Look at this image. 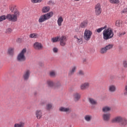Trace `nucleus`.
Wrapping results in <instances>:
<instances>
[{
    "label": "nucleus",
    "mask_w": 127,
    "mask_h": 127,
    "mask_svg": "<svg viewBox=\"0 0 127 127\" xmlns=\"http://www.w3.org/2000/svg\"><path fill=\"white\" fill-rule=\"evenodd\" d=\"M103 39L108 40L114 37V32L111 28H108L103 31Z\"/></svg>",
    "instance_id": "f257e3e1"
},
{
    "label": "nucleus",
    "mask_w": 127,
    "mask_h": 127,
    "mask_svg": "<svg viewBox=\"0 0 127 127\" xmlns=\"http://www.w3.org/2000/svg\"><path fill=\"white\" fill-rule=\"evenodd\" d=\"M53 12L51 11L49 13H47L46 14H45L43 15L40 16L38 22L40 23H42V22H44V21H46V20H48V19H50L53 16Z\"/></svg>",
    "instance_id": "f03ea898"
},
{
    "label": "nucleus",
    "mask_w": 127,
    "mask_h": 127,
    "mask_svg": "<svg viewBox=\"0 0 127 127\" xmlns=\"http://www.w3.org/2000/svg\"><path fill=\"white\" fill-rule=\"evenodd\" d=\"M20 13L18 10H16L14 12V14H8L6 15L7 19L10 21H12L13 22H15L17 21V17L19 16Z\"/></svg>",
    "instance_id": "7ed1b4c3"
},
{
    "label": "nucleus",
    "mask_w": 127,
    "mask_h": 127,
    "mask_svg": "<svg viewBox=\"0 0 127 127\" xmlns=\"http://www.w3.org/2000/svg\"><path fill=\"white\" fill-rule=\"evenodd\" d=\"M26 53V49H23L21 52L17 55V61L18 62H24L26 60V58L24 54Z\"/></svg>",
    "instance_id": "20e7f679"
},
{
    "label": "nucleus",
    "mask_w": 127,
    "mask_h": 127,
    "mask_svg": "<svg viewBox=\"0 0 127 127\" xmlns=\"http://www.w3.org/2000/svg\"><path fill=\"white\" fill-rule=\"evenodd\" d=\"M92 34L93 32L92 31L89 29H85L83 36L84 39L86 41H89L91 39V36H92Z\"/></svg>",
    "instance_id": "39448f33"
},
{
    "label": "nucleus",
    "mask_w": 127,
    "mask_h": 127,
    "mask_svg": "<svg viewBox=\"0 0 127 127\" xmlns=\"http://www.w3.org/2000/svg\"><path fill=\"white\" fill-rule=\"evenodd\" d=\"M113 47H114V45L109 44L108 45H107L105 47L101 48L100 52L101 54H105L107 52H108V50H110L112 49Z\"/></svg>",
    "instance_id": "423d86ee"
},
{
    "label": "nucleus",
    "mask_w": 127,
    "mask_h": 127,
    "mask_svg": "<svg viewBox=\"0 0 127 127\" xmlns=\"http://www.w3.org/2000/svg\"><path fill=\"white\" fill-rule=\"evenodd\" d=\"M95 13L96 15H100L102 13V8L101 7V4L97 3L95 6Z\"/></svg>",
    "instance_id": "0eeeda50"
},
{
    "label": "nucleus",
    "mask_w": 127,
    "mask_h": 127,
    "mask_svg": "<svg viewBox=\"0 0 127 127\" xmlns=\"http://www.w3.org/2000/svg\"><path fill=\"white\" fill-rule=\"evenodd\" d=\"M31 73V71H30V70L29 69H27L24 72L23 74V79L24 81H27L28 79H29Z\"/></svg>",
    "instance_id": "6e6552de"
},
{
    "label": "nucleus",
    "mask_w": 127,
    "mask_h": 127,
    "mask_svg": "<svg viewBox=\"0 0 127 127\" xmlns=\"http://www.w3.org/2000/svg\"><path fill=\"white\" fill-rule=\"evenodd\" d=\"M102 120L103 122L108 123L111 120V114L110 113H105L102 115Z\"/></svg>",
    "instance_id": "1a4fd4ad"
},
{
    "label": "nucleus",
    "mask_w": 127,
    "mask_h": 127,
    "mask_svg": "<svg viewBox=\"0 0 127 127\" xmlns=\"http://www.w3.org/2000/svg\"><path fill=\"white\" fill-rule=\"evenodd\" d=\"M59 41H60L61 46H65L66 45V41H67L66 36H62V37H60Z\"/></svg>",
    "instance_id": "9d476101"
},
{
    "label": "nucleus",
    "mask_w": 127,
    "mask_h": 127,
    "mask_svg": "<svg viewBox=\"0 0 127 127\" xmlns=\"http://www.w3.org/2000/svg\"><path fill=\"white\" fill-rule=\"evenodd\" d=\"M33 46L35 49H36L37 50H40L42 49V48H43V46L42 45V44L38 42H36L34 43Z\"/></svg>",
    "instance_id": "9b49d317"
},
{
    "label": "nucleus",
    "mask_w": 127,
    "mask_h": 127,
    "mask_svg": "<svg viewBox=\"0 0 127 127\" xmlns=\"http://www.w3.org/2000/svg\"><path fill=\"white\" fill-rule=\"evenodd\" d=\"M89 87L90 83L86 82L81 84L80 86V88L81 90H82V91H84V90H87L89 89Z\"/></svg>",
    "instance_id": "f8f14e48"
},
{
    "label": "nucleus",
    "mask_w": 127,
    "mask_h": 127,
    "mask_svg": "<svg viewBox=\"0 0 127 127\" xmlns=\"http://www.w3.org/2000/svg\"><path fill=\"white\" fill-rule=\"evenodd\" d=\"M76 70H77V66H72L68 71V76H71L72 75H74V74H75V71H76Z\"/></svg>",
    "instance_id": "ddd939ff"
},
{
    "label": "nucleus",
    "mask_w": 127,
    "mask_h": 127,
    "mask_svg": "<svg viewBox=\"0 0 127 127\" xmlns=\"http://www.w3.org/2000/svg\"><path fill=\"white\" fill-rule=\"evenodd\" d=\"M88 102L91 106H97L98 105V101L93 98H89Z\"/></svg>",
    "instance_id": "4468645a"
},
{
    "label": "nucleus",
    "mask_w": 127,
    "mask_h": 127,
    "mask_svg": "<svg viewBox=\"0 0 127 127\" xmlns=\"http://www.w3.org/2000/svg\"><path fill=\"white\" fill-rule=\"evenodd\" d=\"M59 111L60 112H64L67 114H70V113H71V109H70L69 108L61 107L59 109Z\"/></svg>",
    "instance_id": "2eb2a0df"
},
{
    "label": "nucleus",
    "mask_w": 127,
    "mask_h": 127,
    "mask_svg": "<svg viewBox=\"0 0 127 127\" xmlns=\"http://www.w3.org/2000/svg\"><path fill=\"white\" fill-rule=\"evenodd\" d=\"M119 125L121 127H126V125H127V119H126L125 118H121V120L120 121V123L119 124Z\"/></svg>",
    "instance_id": "dca6fc26"
},
{
    "label": "nucleus",
    "mask_w": 127,
    "mask_h": 127,
    "mask_svg": "<svg viewBox=\"0 0 127 127\" xmlns=\"http://www.w3.org/2000/svg\"><path fill=\"white\" fill-rule=\"evenodd\" d=\"M122 118L121 117H117L113 119H112L111 122L113 124H115L116 123H118L119 124H120L121 123Z\"/></svg>",
    "instance_id": "f3484780"
},
{
    "label": "nucleus",
    "mask_w": 127,
    "mask_h": 127,
    "mask_svg": "<svg viewBox=\"0 0 127 127\" xmlns=\"http://www.w3.org/2000/svg\"><path fill=\"white\" fill-rule=\"evenodd\" d=\"M80 98H81L80 94L76 93L73 94V100L75 102H78L80 100Z\"/></svg>",
    "instance_id": "a211bd4d"
},
{
    "label": "nucleus",
    "mask_w": 127,
    "mask_h": 127,
    "mask_svg": "<svg viewBox=\"0 0 127 127\" xmlns=\"http://www.w3.org/2000/svg\"><path fill=\"white\" fill-rule=\"evenodd\" d=\"M109 92H111V93H114L116 92V91H117V87H116V85H110L109 88Z\"/></svg>",
    "instance_id": "6ab92c4d"
},
{
    "label": "nucleus",
    "mask_w": 127,
    "mask_h": 127,
    "mask_svg": "<svg viewBox=\"0 0 127 127\" xmlns=\"http://www.w3.org/2000/svg\"><path fill=\"white\" fill-rule=\"evenodd\" d=\"M36 116L38 120H40V118L42 117V112L41 110H37L36 111Z\"/></svg>",
    "instance_id": "aec40b11"
},
{
    "label": "nucleus",
    "mask_w": 127,
    "mask_h": 127,
    "mask_svg": "<svg viewBox=\"0 0 127 127\" xmlns=\"http://www.w3.org/2000/svg\"><path fill=\"white\" fill-rule=\"evenodd\" d=\"M87 25H88V21L87 20L83 21L80 24V26L81 28H85V27H87Z\"/></svg>",
    "instance_id": "412c9836"
},
{
    "label": "nucleus",
    "mask_w": 127,
    "mask_h": 127,
    "mask_svg": "<svg viewBox=\"0 0 127 127\" xmlns=\"http://www.w3.org/2000/svg\"><path fill=\"white\" fill-rule=\"evenodd\" d=\"M62 86L61 82L60 81H57L54 83V89H59Z\"/></svg>",
    "instance_id": "4be33fe9"
},
{
    "label": "nucleus",
    "mask_w": 127,
    "mask_h": 127,
    "mask_svg": "<svg viewBox=\"0 0 127 127\" xmlns=\"http://www.w3.org/2000/svg\"><path fill=\"white\" fill-rule=\"evenodd\" d=\"M50 10V6H45L43 7L42 11L43 13H46V12H48Z\"/></svg>",
    "instance_id": "5701e85b"
},
{
    "label": "nucleus",
    "mask_w": 127,
    "mask_h": 127,
    "mask_svg": "<svg viewBox=\"0 0 127 127\" xmlns=\"http://www.w3.org/2000/svg\"><path fill=\"white\" fill-rule=\"evenodd\" d=\"M25 124L24 122H21L19 123L15 124L14 127H24Z\"/></svg>",
    "instance_id": "b1692460"
},
{
    "label": "nucleus",
    "mask_w": 127,
    "mask_h": 127,
    "mask_svg": "<svg viewBox=\"0 0 127 127\" xmlns=\"http://www.w3.org/2000/svg\"><path fill=\"white\" fill-rule=\"evenodd\" d=\"M13 51H14V48H9L8 49L7 53L10 56H13Z\"/></svg>",
    "instance_id": "393cba45"
},
{
    "label": "nucleus",
    "mask_w": 127,
    "mask_h": 127,
    "mask_svg": "<svg viewBox=\"0 0 127 127\" xmlns=\"http://www.w3.org/2000/svg\"><path fill=\"white\" fill-rule=\"evenodd\" d=\"M63 18L62 17V16H60L57 21L58 22V24L59 25V26H61L62 25V22H63Z\"/></svg>",
    "instance_id": "a878e982"
},
{
    "label": "nucleus",
    "mask_w": 127,
    "mask_h": 127,
    "mask_svg": "<svg viewBox=\"0 0 127 127\" xmlns=\"http://www.w3.org/2000/svg\"><path fill=\"white\" fill-rule=\"evenodd\" d=\"M48 86L50 87L51 88H53L54 89V82L52 80H48L47 81Z\"/></svg>",
    "instance_id": "bb28decb"
},
{
    "label": "nucleus",
    "mask_w": 127,
    "mask_h": 127,
    "mask_svg": "<svg viewBox=\"0 0 127 127\" xmlns=\"http://www.w3.org/2000/svg\"><path fill=\"white\" fill-rule=\"evenodd\" d=\"M84 120L86 122H91V120H92V116L91 115H85L84 116Z\"/></svg>",
    "instance_id": "cd10ccee"
},
{
    "label": "nucleus",
    "mask_w": 127,
    "mask_h": 127,
    "mask_svg": "<svg viewBox=\"0 0 127 127\" xmlns=\"http://www.w3.org/2000/svg\"><path fill=\"white\" fill-rule=\"evenodd\" d=\"M111 111V108L109 107H104L102 108V112L103 113H107Z\"/></svg>",
    "instance_id": "c85d7f7f"
},
{
    "label": "nucleus",
    "mask_w": 127,
    "mask_h": 127,
    "mask_svg": "<svg viewBox=\"0 0 127 127\" xmlns=\"http://www.w3.org/2000/svg\"><path fill=\"white\" fill-rule=\"evenodd\" d=\"M38 36H39V35L37 33H32L29 35L30 38H37Z\"/></svg>",
    "instance_id": "c756f323"
},
{
    "label": "nucleus",
    "mask_w": 127,
    "mask_h": 127,
    "mask_svg": "<svg viewBox=\"0 0 127 127\" xmlns=\"http://www.w3.org/2000/svg\"><path fill=\"white\" fill-rule=\"evenodd\" d=\"M106 28H107V26H105L104 27L98 28L96 30H95V31H96V32H98V33H100L102 32V30H104V29H106Z\"/></svg>",
    "instance_id": "7c9ffc66"
},
{
    "label": "nucleus",
    "mask_w": 127,
    "mask_h": 127,
    "mask_svg": "<svg viewBox=\"0 0 127 127\" xmlns=\"http://www.w3.org/2000/svg\"><path fill=\"white\" fill-rule=\"evenodd\" d=\"M52 107H53V104H52V103H48L46 105L47 110H48V111H50V110L52 109Z\"/></svg>",
    "instance_id": "2f4dec72"
},
{
    "label": "nucleus",
    "mask_w": 127,
    "mask_h": 127,
    "mask_svg": "<svg viewBox=\"0 0 127 127\" xmlns=\"http://www.w3.org/2000/svg\"><path fill=\"white\" fill-rule=\"evenodd\" d=\"M77 74L78 75V76H84V75H85V72L82 70H79Z\"/></svg>",
    "instance_id": "473e14b6"
},
{
    "label": "nucleus",
    "mask_w": 127,
    "mask_h": 127,
    "mask_svg": "<svg viewBox=\"0 0 127 127\" xmlns=\"http://www.w3.org/2000/svg\"><path fill=\"white\" fill-rule=\"evenodd\" d=\"M60 37H57L55 38H52V41L54 43L57 42V41H59Z\"/></svg>",
    "instance_id": "72a5a7b5"
},
{
    "label": "nucleus",
    "mask_w": 127,
    "mask_h": 127,
    "mask_svg": "<svg viewBox=\"0 0 127 127\" xmlns=\"http://www.w3.org/2000/svg\"><path fill=\"white\" fill-rule=\"evenodd\" d=\"M6 18H7L6 17V16H5V15H3L2 16H0V22L1 21H2L3 20H5V19H6Z\"/></svg>",
    "instance_id": "f704fd0d"
},
{
    "label": "nucleus",
    "mask_w": 127,
    "mask_h": 127,
    "mask_svg": "<svg viewBox=\"0 0 127 127\" xmlns=\"http://www.w3.org/2000/svg\"><path fill=\"white\" fill-rule=\"evenodd\" d=\"M110 2L111 3H119V0H109Z\"/></svg>",
    "instance_id": "c9c22d12"
},
{
    "label": "nucleus",
    "mask_w": 127,
    "mask_h": 127,
    "mask_svg": "<svg viewBox=\"0 0 127 127\" xmlns=\"http://www.w3.org/2000/svg\"><path fill=\"white\" fill-rule=\"evenodd\" d=\"M123 67L124 68H127V61L125 60L123 61Z\"/></svg>",
    "instance_id": "e433bc0d"
},
{
    "label": "nucleus",
    "mask_w": 127,
    "mask_h": 127,
    "mask_svg": "<svg viewBox=\"0 0 127 127\" xmlns=\"http://www.w3.org/2000/svg\"><path fill=\"white\" fill-rule=\"evenodd\" d=\"M12 32V29H11L10 28L7 29L6 30V33L9 34V33H11Z\"/></svg>",
    "instance_id": "4c0bfd02"
},
{
    "label": "nucleus",
    "mask_w": 127,
    "mask_h": 127,
    "mask_svg": "<svg viewBox=\"0 0 127 127\" xmlns=\"http://www.w3.org/2000/svg\"><path fill=\"white\" fill-rule=\"evenodd\" d=\"M56 74L55 72L54 71H51L50 72V77H55Z\"/></svg>",
    "instance_id": "58836bf2"
},
{
    "label": "nucleus",
    "mask_w": 127,
    "mask_h": 127,
    "mask_svg": "<svg viewBox=\"0 0 127 127\" xmlns=\"http://www.w3.org/2000/svg\"><path fill=\"white\" fill-rule=\"evenodd\" d=\"M42 1V0H31L32 2H33V3H35L36 2H41Z\"/></svg>",
    "instance_id": "ea45409f"
},
{
    "label": "nucleus",
    "mask_w": 127,
    "mask_h": 127,
    "mask_svg": "<svg viewBox=\"0 0 127 127\" xmlns=\"http://www.w3.org/2000/svg\"><path fill=\"white\" fill-rule=\"evenodd\" d=\"M77 43L78 44H82V43H83V41H82V39H79V38H77Z\"/></svg>",
    "instance_id": "a19ab883"
},
{
    "label": "nucleus",
    "mask_w": 127,
    "mask_h": 127,
    "mask_svg": "<svg viewBox=\"0 0 127 127\" xmlns=\"http://www.w3.org/2000/svg\"><path fill=\"white\" fill-rule=\"evenodd\" d=\"M120 21L119 20L116 21V26H117V27H120Z\"/></svg>",
    "instance_id": "79ce46f5"
},
{
    "label": "nucleus",
    "mask_w": 127,
    "mask_h": 127,
    "mask_svg": "<svg viewBox=\"0 0 127 127\" xmlns=\"http://www.w3.org/2000/svg\"><path fill=\"white\" fill-rule=\"evenodd\" d=\"M53 51L54 53H57L58 52V48H54L53 49Z\"/></svg>",
    "instance_id": "37998d69"
},
{
    "label": "nucleus",
    "mask_w": 127,
    "mask_h": 127,
    "mask_svg": "<svg viewBox=\"0 0 127 127\" xmlns=\"http://www.w3.org/2000/svg\"><path fill=\"white\" fill-rule=\"evenodd\" d=\"M9 9L11 11V12H12L13 11V10H14V7L10 6Z\"/></svg>",
    "instance_id": "c03bdc74"
},
{
    "label": "nucleus",
    "mask_w": 127,
    "mask_h": 127,
    "mask_svg": "<svg viewBox=\"0 0 127 127\" xmlns=\"http://www.w3.org/2000/svg\"><path fill=\"white\" fill-rule=\"evenodd\" d=\"M125 34H126V32H124V33H120L119 35V36L120 37H121V36H122V35H125Z\"/></svg>",
    "instance_id": "a18cd8bd"
},
{
    "label": "nucleus",
    "mask_w": 127,
    "mask_h": 127,
    "mask_svg": "<svg viewBox=\"0 0 127 127\" xmlns=\"http://www.w3.org/2000/svg\"><path fill=\"white\" fill-rule=\"evenodd\" d=\"M17 41L19 43H20V42H21V38H19L17 39Z\"/></svg>",
    "instance_id": "49530a36"
},
{
    "label": "nucleus",
    "mask_w": 127,
    "mask_h": 127,
    "mask_svg": "<svg viewBox=\"0 0 127 127\" xmlns=\"http://www.w3.org/2000/svg\"><path fill=\"white\" fill-rule=\"evenodd\" d=\"M123 13H126V12H127V8H125V9L123 10Z\"/></svg>",
    "instance_id": "de8ad7c7"
},
{
    "label": "nucleus",
    "mask_w": 127,
    "mask_h": 127,
    "mask_svg": "<svg viewBox=\"0 0 127 127\" xmlns=\"http://www.w3.org/2000/svg\"><path fill=\"white\" fill-rule=\"evenodd\" d=\"M74 38H77V36H74Z\"/></svg>",
    "instance_id": "09e8293b"
},
{
    "label": "nucleus",
    "mask_w": 127,
    "mask_h": 127,
    "mask_svg": "<svg viewBox=\"0 0 127 127\" xmlns=\"http://www.w3.org/2000/svg\"><path fill=\"white\" fill-rule=\"evenodd\" d=\"M83 62H86V59L83 60Z\"/></svg>",
    "instance_id": "8fccbe9b"
},
{
    "label": "nucleus",
    "mask_w": 127,
    "mask_h": 127,
    "mask_svg": "<svg viewBox=\"0 0 127 127\" xmlns=\"http://www.w3.org/2000/svg\"><path fill=\"white\" fill-rule=\"evenodd\" d=\"M75 0V1H79V0Z\"/></svg>",
    "instance_id": "3c124183"
},
{
    "label": "nucleus",
    "mask_w": 127,
    "mask_h": 127,
    "mask_svg": "<svg viewBox=\"0 0 127 127\" xmlns=\"http://www.w3.org/2000/svg\"><path fill=\"white\" fill-rule=\"evenodd\" d=\"M36 94H37L36 92L34 93V95H36Z\"/></svg>",
    "instance_id": "603ef678"
},
{
    "label": "nucleus",
    "mask_w": 127,
    "mask_h": 127,
    "mask_svg": "<svg viewBox=\"0 0 127 127\" xmlns=\"http://www.w3.org/2000/svg\"><path fill=\"white\" fill-rule=\"evenodd\" d=\"M50 2H52V1H50Z\"/></svg>",
    "instance_id": "864d4df0"
}]
</instances>
